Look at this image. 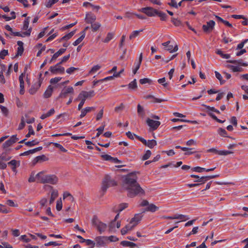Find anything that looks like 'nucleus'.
I'll list each match as a JSON object with an SVG mask.
<instances>
[{"label": "nucleus", "instance_id": "1", "mask_svg": "<svg viewBox=\"0 0 248 248\" xmlns=\"http://www.w3.org/2000/svg\"><path fill=\"white\" fill-rule=\"evenodd\" d=\"M137 176L134 173L127 174L124 179L123 187L127 190V195L134 197L138 195H144L145 192L137 182Z\"/></svg>", "mask_w": 248, "mask_h": 248}, {"label": "nucleus", "instance_id": "2", "mask_svg": "<svg viewBox=\"0 0 248 248\" xmlns=\"http://www.w3.org/2000/svg\"><path fill=\"white\" fill-rule=\"evenodd\" d=\"M37 182L51 185H55L58 181V178L54 174L45 175L43 171H40L36 174Z\"/></svg>", "mask_w": 248, "mask_h": 248}, {"label": "nucleus", "instance_id": "3", "mask_svg": "<svg viewBox=\"0 0 248 248\" xmlns=\"http://www.w3.org/2000/svg\"><path fill=\"white\" fill-rule=\"evenodd\" d=\"M116 185L117 183L113 178H111L108 175H106L102 182L101 187L103 194L107 191L108 187L116 186Z\"/></svg>", "mask_w": 248, "mask_h": 248}, {"label": "nucleus", "instance_id": "4", "mask_svg": "<svg viewBox=\"0 0 248 248\" xmlns=\"http://www.w3.org/2000/svg\"><path fill=\"white\" fill-rule=\"evenodd\" d=\"M92 223L96 227L97 230L101 234L104 232L107 228V225L100 221L96 217H93Z\"/></svg>", "mask_w": 248, "mask_h": 248}, {"label": "nucleus", "instance_id": "5", "mask_svg": "<svg viewBox=\"0 0 248 248\" xmlns=\"http://www.w3.org/2000/svg\"><path fill=\"white\" fill-rule=\"evenodd\" d=\"M217 176V175H210L200 177L199 176L197 175L192 174L190 175L191 177L197 179V180L194 181L195 182L201 183V184H204L209 179L214 178Z\"/></svg>", "mask_w": 248, "mask_h": 248}, {"label": "nucleus", "instance_id": "6", "mask_svg": "<svg viewBox=\"0 0 248 248\" xmlns=\"http://www.w3.org/2000/svg\"><path fill=\"white\" fill-rule=\"evenodd\" d=\"M74 89L71 86H68L64 87L60 93L58 98H65L67 97L68 94H73Z\"/></svg>", "mask_w": 248, "mask_h": 248}, {"label": "nucleus", "instance_id": "7", "mask_svg": "<svg viewBox=\"0 0 248 248\" xmlns=\"http://www.w3.org/2000/svg\"><path fill=\"white\" fill-rule=\"evenodd\" d=\"M140 11L146 14L148 16H155L156 15L157 10L151 7L142 8Z\"/></svg>", "mask_w": 248, "mask_h": 248}, {"label": "nucleus", "instance_id": "8", "mask_svg": "<svg viewBox=\"0 0 248 248\" xmlns=\"http://www.w3.org/2000/svg\"><path fill=\"white\" fill-rule=\"evenodd\" d=\"M95 246L97 247H105L107 244L106 236H99L95 238Z\"/></svg>", "mask_w": 248, "mask_h": 248}, {"label": "nucleus", "instance_id": "9", "mask_svg": "<svg viewBox=\"0 0 248 248\" xmlns=\"http://www.w3.org/2000/svg\"><path fill=\"white\" fill-rule=\"evenodd\" d=\"M215 24V22L211 20L207 22L206 25H203L202 29L204 32L209 33L214 29Z\"/></svg>", "mask_w": 248, "mask_h": 248}, {"label": "nucleus", "instance_id": "10", "mask_svg": "<svg viewBox=\"0 0 248 248\" xmlns=\"http://www.w3.org/2000/svg\"><path fill=\"white\" fill-rule=\"evenodd\" d=\"M49 71L53 74H63L64 73L65 69L63 67L61 66L59 63H57L54 66H52L49 68Z\"/></svg>", "mask_w": 248, "mask_h": 248}, {"label": "nucleus", "instance_id": "11", "mask_svg": "<svg viewBox=\"0 0 248 248\" xmlns=\"http://www.w3.org/2000/svg\"><path fill=\"white\" fill-rule=\"evenodd\" d=\"M146 123L150 127V128L153 131L157 129L161 124L159 121H155L149 118L147 119Z\"/></svg>", "mask_w": 248, "mask_h": 248}, {"label": "nucleus", "instance_id": "12", "mask_svg": "<svg viewBox=\"0 0 248 248\" xmlns=\"http://www.w3.org/2000/svg\"><path fill=\"white\" fill-rule=\"evenodd\" d=\"M95 95L94 91L91 90L89 92L87 91H81L78 95V98H83L85 100L86 99L93 97Z\"/></svg>", "mask_w": 248, "mask_h": 248}, {"label": "nucleus", "instance_id": "13", "mask_svg": "<svg viewBox=\"0 0 248 248\" xmlns=\"http://www.w3.org/2000/svg\"><path fill=\"white\" fill-rule=\"evenodd\" d=\"M142 60V54L140 53L138 61H136L134 63L135 67L133 69V73L135 75L139 69Z\"/></svg>", "mask_w": 248, "mask_h": 248}, {"label": "nucleus", "instance_id": "14", "mask_svg": "<svg viewBox=\"0 0 248 248\" xmlns=\"http://www.w3.org/2000/svg\"><path fill=\"white\" fill-rule=\"evenodd\" d=\"M7 165L11 167V169L14 172H16V168L20 166V161L13 159L8 162Z\"/></svg>", "mask_w": 248, "mask_h": 248}, {"label": "nucleus", "instance_id": "15", "mask_svg": "<svg viewBox=\"0 0 248 248\" xmlns=\"http://www.w3.org/2000/svg\"><path fill=\"white\" fill-rule=\"evenodd\" d=\"M24 74L22 73L19 77V80L20 82V88L19 93L20 94H23L25 93L24 90V81L23 78L24 77Z\"/></svg>", "mask_w": 248, "mask_h": 248}, {"label": "nucleus", "instance_id": "16", "mask_svg": "<svg viewBox=\"0 0 248 248\" xmlns=\"http://www.w3.org/2000/svg\"><path fill=\"white\" fill-rule=\"evenodd\" d=\"M31 31V28H30V29H29V30H28V31L23 32L22 33H21L20 32H17V31H16V32L12 31V34H13V35H14L15 36H21V37H24L25 36H29L30 35Z\"/></svg>", "mask_w": 248, "mask_h": 248}, {"label": "nucleus", "instance_id": "17", "mask_svg": "<svg viewBox=\"0 0 248 248\" xmlns=\"http://www.w3.org/2000/svg\"><path fill=\"white\" fill-rule=\"evenodd\" d=\"M65 51L66 48L60 49L57 52L53 54L50 60L49 63H51L53 60H56L58 57L64 53Z\"/></svg>", "mask_w": 248, "mask_h": 248}, {"label": "nucleus", "instance_id": "18", "mask_svg": "<svg viewBox=\"0 0 248 248\" xmlns=\"http://www.w3.org/2000/svg\"><path fill=\"white\" fill-rule=\"evenodd\" d=\"M142 217V215L141 213L137 214L135 215L134 217L131 219V223L136 224V225L141 220Z\"/></svg>", "mask_w": 248, "mask_h": 248}, {"label": "nucleus", "instance_id": "19", "mask_svg": "<svg viewBox=\"0 0 248 248\" xmlns=\"http://www.w3.org/2000/svg\"><path fill=\"white\" fill-rule=\"evenodd\" d=\"M53 90V87L51 85H49L44 93V97L46 98L50 97L52 95Z\"/></svg>", "mask_w": 248, "mask_h": 248}, {"label": "nucleus", "instance_id": "20", "mask_svg": "<svg viewBox=\"0 0 248 248\" xmlns=\"http://www.w3.org/2000/svg\"><path fill=\"white\" fill-rule=\"evenodd\" d=\"M94 109L93 107H86L83 109H81V114L80 115V118L84 117L87 113L91 111L92 110Z\"/></svg>", "mask_w": 248, "mask_h": 248}, {"label": "nucleus", "instance_id": "21", "mask_svg": "<svg viewBox=\"0 0 248 248\" xmlns=\"http://www.w3.org/2000/svg\"><path fill=\"white\" fill-rule=\"evenodd\" d=\"M145 98L146 99L153 98L154 99L153 102H155V103H161L162 102H165V101H168V100L167 99H160V98H155L152 95H148L146 96H145Z\"/></svg>", "mask_w": 248, "mask_h": 248}, {"label": "nucleus", "instance_id": "22", "mask_svg": "<svg viewBox=\"0 0 248 248\" xmlns=\"http://www.w3.org/2000/svg\"><path fill=\"white\" fill-rule=\"evenodd\" d=\"M81 35L74 42H73V45L74 46H78L83 40L85 36V31H81Z\"/></svg>", "mask_w": 248, "mask_h": 248}, {"label": "nucleus", "instance_id": "23", "mask_svg": "<svg viewBox=\"0 0 248 248\" xmlns=\"http://www.w3.org/2000/svg\"><path fill=\"white\" fill-rule=\"evenodd\" d=\"M227 62L232 64H238L243 66H248V63L247 62H244L241 59L239 60H228Z\"/></svg>", "mask_w": 248, "mask_h": 248}, {"label": "nucleus", "instance_id": "24", "mask_svg": "<svg viewBox=\"0 0 248 248\" xmlns=\"http://www.w3.org/2000/svg\"><path fill=\"white\" fill-rule=\"evenodd\" d=\"M55 113V109L54 108H51L46 113L43 114L41 117L40 118L42 120H44L47 117H49L52 115H53Z\"/></svg>", "mask_w": 248, "mask_h": 248}, {"label": "nucleus", "instance_id": "25", "mask_svg": "<svg viewBox=\"0 0 248 248\" xmlns=\"http://www.w3.org/2000/svg\"><path fill=\"white\" fill-rule=\"evenodd\" d=\"M58 196V192L57 190H53L51 192V197L49 200V204H52L55 200L57 198Z\"/></svg>", "mask_w": 248, "mask_h": 248}, {"label": "nucleus", "instance_id": "26", "mask_svg": "<svg viewBox=\"0 0 248 248\" xmlns=\"http://www.w3.org/2000/svg\"><path fill=\"white\" fill-rule=\"evenodd\" d=\"M47 160V157L45 155H39L36 156L33 160V164L37 162L46 161Z\"/></svg>", "mask_w": 248, "mask_h": 248}, {"label": "nucleus", "instance_id": "27", "mask_svg": "<svg viewBox=\"0 0 248 248\" xmlns=\"http://www.w3.org/2000/svg\"><path fill=\"white\" fill-rule=\"evenodd\" d=\"M158 207H157L154 204H150L148 205V206L146 208V211H150L152 212H155L158 209Z\"/></svg>", "mask_w": 248, "mask_h": 248}, {"label": "nucleus", "instance_id": "28", "mask_svg": "<svg viewBox=\"0 0 248 248\" xmlns=\"http://www.w3.org/2000/svg\"><path fill=\"white\" fill-rule=\"evenodd\" d=\"M121 245L124 247H135L137 244L128 241H123L121 242Z\"/></svg>", "mask_w": 248, "mask_h": 248}, {"label": "nucleus", "instance_id": "29", "mask_svg": "<svg viewBox=\"0 0 248 248\" xmlns=\"http://www.w3.org/2000/svg\"><path fill=\"white\" fill-rule=\"evenodd\" d=\"M178 47L177 45H175L174 47L172 45H169L165 48V50L169 51L170 53L176 52L178 50Z\"/></svg>", "mask_w": 248, "mask_h": 248}, {"label": "nucleus", "instance_id": "30", "mask_svg": "<svg viewBox=\"0 0 248 248\" xmlns=\"http://www.w3.org/2000/svg\"><path fill=\"white\" fill-rule=\"evenodd\" d=\"M76 30L73 31H71L70 32L65 34L64 36H63L61 38V40H67L69 39H70L75 33Z\"/></svg>", "mask_w": 248, "mask_h": 248}, {"label": "nucleus", "instance_id": "31", "mask_svg": "<svg viewBox=\"0 0 248 248\" xmlns=\"http://www.w3.org/2000/svg\"><path fill=\"white\" fill-rule=\"evenodd\" d=\"M156 16H158L160 17V20L162 21H165L167 17L166 14L163 12L158 11H157V12H156Z\"/></svg>", "mask_w": 248, "mask_h": 248}, {"label": "nucleus", "instance_id": "32", "mask_svg": "<svg viewBox=\"0 0 248 248\" xmlns=\"http://www.w3.org/2000/svg\"><path fill=\"white\" fill-rule=\"evenodd\" d=\"M143 31V29H141V30H138V31H133L131 34L129 36V39H132L133 38H136L137 36H138L140 32H142Z\"/></svg>", "mask_w": 248, "mask_h": 248}, {"label": "nucleus", "instance_id": "33", "mask_svg": "<svg viewBox=\"0 0 248 248\" xmlns=\"http://www.w3.org/2000/svg\"><path fill=\"white\" fill-rule=\"evenodd\" d=\"M157 144L156 141L154 140H149L147 141L146 146H148L150 148H153Z\"/></svg>", "mask_w": 248, "mask_h": 248}, {"label": "nucleus", "instance_id": "34", "mask_svg": "<svg viewBox=\"0 0 248 248\" xmlns=\"http://www.w3.org/2000/svg\"><path fill=\"white\" fill-rule=\"evenodd\" d=\"M55 147L59 148L62 152L66 153L67 152V150L65 149L62 145L56 142H52L51 143Z\"/></svg>", "mask_w": 248, "mask_h": 248}, {"label": "nucleus", "instance_id": "35", "mask_svg": "<svg viewBox=\"0 0 248 248\" xmlns=\"http://www.w3.org/2000/svg\"><path fill=\"white\" fill-rule=\"evenodd\" d=\"M217 133L222 137H227V133L226 131L222 128H219L217 130Z\"/></svg>", "mask_w": 248, "mask_h": 248}, {"label": "nucleus", "instance_id": "36", "mask_svg": "<svg viewBox=\"0 0 248 248\" xmlns=\"http://www.w3.org/2000/svg\"><path fill=\"white\" fill-rule=\"evenodd\" d=\"M101 68V66L99 65H96L93 66L91 70L89 71L90 74H93L96 73Z\"/></svg>", "mask_w": 248, "mask_h": 248}, {"label": "nucleus", "instance_id": "37", "mask_svg": "<svg viewBox=\"0 0 248 248\" xmlns=\"http://www.w3.org/2000/svg\"><path fill=\"white\" fill-rule=\"evenodd\" d=\"M39 143V141L36 140H33L32 141H29L25 142V144L29 147H32L33 146L37 145Z\"/></svg>", "mask_w": 248, "mask_h": 248}, {"label": "nucleus", "instance_id": "38", "mask_svg": "<svg viewBox=\"0 0 248 248\" xmlns=\"http://www.w3.org/2000/svg\"><path fill=\"white\" fill-rule=\"evenodd\" d=\"M40 84H39L38 85H33L31 88L30 90L29 93L31 94H33L36 93L38 88L40 86Z\"/></svg>", "mask_w": 248, "mask_h": 248}, {"label": "nucleus", "instance_id": "39", "mask_svg": "<svg viewBox=\"0 0 248 248\" xmlns=\"http://www.w3.org/2000/svg\"><path fill=\"white\" fill-rule=\"evenodd\" d=\"M128 88L131 89H135L137 87V80L134 79L132 81L130 82L128 85Z\"/></svg>", "mask_w": 248, "mask_h": 248}, {"label": "nucleus", "instance_id": "40", "mask_svg": "<svg viewBox=\"0 0 248 248\" xmlns=\"http://www.w3.org/2000/svg\"><path fill=\"white\" fill-rule=\"evenodd\" d=\"M113 37H114V34L113 33L108 32L107 34V36H106V38L104 39V40L103 41V42L104 43H107L109 41H110L111 39H112Z\"/></svg>", "mask_w": 248, "mask_h": 248}, {"label": "nucleus", "instance_id": "41", "mask_svg": "<svg viewBox=\"0 0 248 248\" xmlns=\"http://www.w3.org/2000/svg\"><path fill=\"white\" fill-rule=\"evenodd\" d=\"M227 67L230 68L233 72H240L241 71L242 68L237 66H234L232 65H228Z\"/></svg>", "mask_w": 248, "mask_h": 248}, {"label": "nucleus", "instance_id": "42", "mask_svg": "<svg viewBox=\"0 0 248 248\" xmlns=\"http://www.w3.org/2000/svg\"><path fill=\"white\" fill-rule=\"evenodd\" d=\"M29 23H30V17H28L27 18H26L25 19V20L24 21L23 27L22 28L23 30H27V31H28V30H29L28 28H29Z\"/></svg>", "mask_w": 248, "mask_h": 248}, {"label": "nucleus", "instance_id": "43", "mask_svg": "<svg viewBox=\"0 0 248 248\" xmlns=\"http://www.w3.org/2000/svg\"><path fill=\"white\" fill-rule=\"evenodd\" d=\"M215 73L216 77L219 80L220 84H224L225 82V80L222 79V77L221 74L217 71H215Z\"/></svg>", "mask_w": 248, "mask_h": 248}, {"label": "nucleus", "instance_id": "44", "mask_svg": "<svg viewBox=\"0 0 248 248\" xmlns=\"http://www.w3.org/2000/svg\"><path fill=\"white\" fill-rule=\"evenodd\" d=\"M152 80L149 78H144L140 79V83L141 84H145L146 83L151 84L152 83Z\"/></svg>", "mask_w": 248, "mask_h": 248}, {"label": "nucleus", "instance_id": "45", "mask_svg": "<svg viewBox=\"0 0 248 248\" xmlns=\"http://www.w3.org/2000/svg\"><path fill=\"white\" fill-rule=\"evenodd\" d=\"M63 198L64 199L67 198H69V200L71 202H73L74 201V197L70 193H69L68 192H64L63 195Z\"/></svg>", "mask_w": 248, "mask_h": 248}, {"label": "nucleus", "instance_id": "46", "mask_svg": "<svg viewBox=\"0 0 248 248\" xmlns=\"http://www.w3.org/2000/svg\"><path fill=\"white\" fill-rule=\"evenodd\" d=\"M137 112L139 115L143 116L144 115L143 108L139 104L137 106Z\"/></svg>", "mask_w": 248, "mask_h": 248}, {"label": "nucleus", "instance_id": "47", "mask_svg": "<svg viewBox=\"0 0 248 248\" xmlns=\"http://www.w3.org/2000/svg\"><path fill=\"white\" fill-rule=\"evenodd\" d=\"M151 154H152V153H151V151H150V150L146 151L145 153L142 156V159L143 160H147L149 158V157H150Z\"/></svg>", "mask_w": 248, "mask_h": 248}, {"label": "nucleus", "instance_id": "48", "mask_svg": "<svg viewBox=\"0 0 248 248\" xmlns=\"http://www.w3.org/2000/svg\"><path fill=\"white\" fill-rule=\"evenodd\" d=\"M86 243V245L88 246H90L91 248H93L95 246V242L94 241H93L90 239H86L85 242Z\"/></svg>", "mask_w": 248, "mask_h": 248}, {"label": "nucleus", "instance_id": "49", "mask_svg": "<svg viewBox=\"0 0 248 248\" xmlns=\"http://www.w3.org/2000/svg\"><path fill=\"white\" fill-rule=\"evenodd\" d=\"M58 0H48L46 3V6L47 8L51 7L52 5L57 2Z\"/></svg>", "mask_w": 248, "mask_h": 248}, {"label": "nucleus", "instance_id": "50", "mask_svg": "<svg viewBox=\"0 0 248 248\" xmlns=\"http://www.w3.org/2000/svg\"><path fill=\"white\" fill-rule=\"evenodd\" d=\"M100 26L101 25L99 23H94L91 25L92 30L94 31H97Z\"/></svg>", "mask_w": 248, "mask_h": 248}, {"label": "nucleus", "instance_id": "51", "mask_svg": "<svg viewBox=\"0 0 248 248\" xmlns=\"http://www.w3.org/2000/svg\"><path fill=\"white\" fill-rule=\"evenodd\" d=\"M106 238H107V241L108 243V241L116 242V241H118V238L117 237L113 236V235H111L108 237L106 236Z\"/></svg>", "mask_w": 248, "mask_h": 248}, {"label": "nucleus", "instance_id": "52", "mask_svg": "<svg viewBox=\"0 0 248 248\" xmlns=\"http://www.w3.org/2000/svg\"><path fill=\"white\" fill-rule=\"evenodd\" d=\"M28 130L29 132L26 135V138H29L31 135H34V131L33 129V128L31 125H29L28 127Z\"/></svg>", "mask_w": 248, "mask_h": 248}, {"label": "nucleus", "instance_id": "53", "mask_svg": "<svg viewBox=\"0 0 248 248\" xmlns=\"http://www.w3.org/2000/svg\"><path fill=\"white\" fill-rule=\"evenodd\" d=\"M209 116L212 118L214 120L216 121L217 122L222 124L225 121L221 120L217 118V117L213 113H209Z\"/></svg>", "mask_w": 248, "mask_h": 248}, {"label": "nucleus", "instance_id": "54", "mask_svg": "<svg viewBox=\"0 0 248 248\" xmlns=\"http://www.w3.org/2000/svg\"><path fill=\"white\" fill-rule=\"evenodd\" d=\"M233 152L230 151H221L219 150L218 155H227L229 154H232Z\"/></svg>", "mask_w": 248, "mask_h": 248}, {"label": "nucleus", "instance_id": "55", "mask_svg": "<svg viewBox=\"0 0 248 248\" xmlns=\"http://www.w3.org/2000/svg\"><path fill=\"white\" fill-rule=\"evenodd\" d=\"M105 126V125L104 124L103 125L99 127L96 129V130L98 131L97 133H96V137H98L102 133V132H103V131L104 130Z\"/></svg>", "mask_w": 248, "mask_h": 248}, {"label": "nucleus", "instance_id": "56", "mask_svg": "<svg viewBox=\"0 0 248 248\" xmlns=\"http://www.w3.org/2000/svg\"><path fill=\"white\" fill-rule=\"evenodd\" d=\"M192 170L193 171L198 172H202L203 171H206V169L204 168H202L200 167H196L194 168H193L192 169Z\"/></svg>", "mask_w": 248, "mask_h": 248}, {"label": "nucleus", "instance_id": "57", "mask_svg": "<svg viewBox=\"0 0 248 248\" xmlns=\"http://www.w3.org/2000/svg\"><path fill=\"white\" fill-rule=\"evenodd\" d=\"M8 55V51L6 49H3L0 52V58L4 59V57Z\"/></svg>", "mask_w": 248, "mask_h": 248}, {"label": "nucleus", "instance_id": "58", "mask_svg": "<svg viewBox=\"0 0 248 248\" xmlns=\"http://www.w3.org/2000/svg\"><path fill=\"white\" fill-rule=\"evenodd\" d=\"M128 206V204L126 203H123L119 205V209L118 210V212H121L123 210L125 209Z\"/></svg>", "mask_w": 248, "mask_h": 248}, {"label": "nucleus", "instance_id": "59", "mask_svg": "<svg viewBox=\"0 0 248 248\" xmlns=\"http://www.w3.org/2000/svg\"><path fill=\"white\" fill-rule=\"evenodd\" d=\"M115 224H116V222L115 221V220H112L109 223V224L108 225V227H109V230L110 232L113 231V230L115 228Z\"/></svg>", "mask_w": 248, "mask_h": 248}, {"label": "nucleus", "instance_id": "60", "mask_svg": "<svg viewBox=\"0 0 248 248\" xmlns=\"http://www.w3.org/2000/svg\"><path fill=\"white\" fill-rule=\"evenodd\" d=\"M62 203L61 199H60L59 200L57 201V204H56V209L58 211H60L62 210Z\"/></svg>", "mask_w": 248, "mask_h": 248}, {"label": "nucleus", "instance_id": "61", "mask_svg": "<svg viewBox=\"0 0 248 248\" xmlns=\"http://www.w3.org/2000/svg\"><path fill=\"white\" fill-rule=\"evenodd\" d=\"M190 218V217L187 215H184L180 214L179 215V219L181 220V221H186Z\"/></svg>", "mask_w": 248, "mask_h": 248}, {"label": "nucleus", "instance_id": "62", "mask_svg": "<svg viewBox=\"0 0 248 248\" xmlns=\"http://www.w3.org/2000/svg\"><path fill=\"white\" fill-rule=\"evenodd\" d=\"M0 108L1 109V112H2V113L5 116H7L8 114V109L6 107H5L1 105H0Z\"/></svg>", "mask_w": 248, "mask_h": 248}, {"label": "nucleus", "instance_id": "63", "mask_svg": "<svg viewBox=\"0 0 248 248\" xmlns=\"http://www.w3.org/2000/svg\"><path fill=\"white\" fill-rule=\"evenodd\" d=\"M19 239L20 240H21L24 242H26V243H28V242H30L31 240V239L27 238V236L26 235H21Z\"/></svg>", "mask_w": 248, "mask_h": 248}, {"label": "nucleus", "instance_id": "64", "mask_svg": "<svg viewBox=\"0 0 248 248\" xmlns=\"http://www.w3.org/2000/svg\"><path fill=\"white\" fill-rule=\"evenodd\" d=\"M103 113L104 110L103 108H102L96 115V120L97 121H99L100 119H101L103 115Z\"/></svg>", "mask_w": 248, "mask_h": 248}]
</instances>
